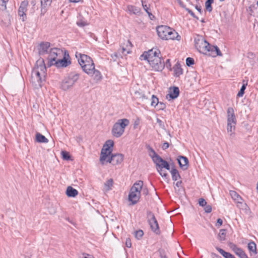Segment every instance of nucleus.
Wrapping results in <instances>:
<instances>
[{"label": "nucleus", "instance_id": "40", "mask_svg": "<svg viewBox=\"0 0 258 258\" xmlns=\"http://www.w3.org/2000/svg\"><path fill=\"white\" fill-rule=\"evenodd\" d=\"M213 3V2L210 1H207L205 3L206 9L209 12H211L212 11V7L211 5Z\"/></svg>", "mask_w": 258, "mask_h": 258}, {"label": "nucleus", "instance_id": "49", "mask_svg": "<svg viewBox=\"0 0 258 258\" xmlns=\"http://www.w3.org/2000/svg\"><path fill=\"white\" fill-rule=\"evenodd\" d=\"M205 212L207 213H210L212 211V206L210 205H206V206L204 207Z\"/></svg>", "mask_w": 258, "mask_h": 258}, {"label": "nucleus", "instance_id": "11", "mask_svg": "<svg viewBox=\"0 0 258 258\" xmlns=\"http://www.w3.org/2000/svg\"><path fill=\"white\" fill-rule=\"evenodd\" d=\"M196 46L199 51L202 53L208 54L210 55H213V54L210 53L212 46L210 44L204 39L198 40L196 43Z\"/></svg>", "mask_w": 258, "mask_h": 258}, {"label": "nucleus", "instance_id": "6", "mask_svg": "<svg viewBox=\"0 0 258 258\" xmlns=\"http://www.w3.org/2000/svg\"><path fill=\"white\" fill-rule=\"evenodd\" d=\"M227 130L228 133H230L231 137H234L235 135V125L236 124V118L235 115L234 111L233 108L229 107L227 111Z\"/></svg>", "mask_w": 258, "mask_h": 258}, {"label": "nucleus", "instance_id": "64", "mask_svg": "<svg viewBox=\"0 0 258 258\" xmlns=\"http://www.w3.org/2000/svg\"><path fill=\"white\" fill-rule=\"evenodd\" d=\"M213 255L214 256V258H221V257L217 254H213Z\"/></svg>", "mask_w": 258, "mask_h": 258}, {"label": "nucleus", "instance_id": "15", "mask_svg": "<svg viewBox=\"0 0 258 258\" xmlns=\"http://www.w3.org/2000/svg\"><path fill=\"white\" fill-rule=\"evenodd\" d=\"M154 163L156 164V169H159L160 171L161 168H165L168 170H170V165L168 163L163 160L160 156Z\"/></svg>", "mask_w": 258, "mask_h": 258}, {"label": "nucleus", "instance_id": "46", "mask_svg": "<svg viewBox=\"0 0 258 258\" xmlns=\"http://www.w3.org/2000/svg\"><path fill=\"white\" fill-rule=\"evenodd\" d=\"M199 204L201 207H205L207 205V202L203 198H201L199 200Z\"/></svg>", "mask_w": 258, "mask_h": 258}, {"label": "nucleus", "instance_id": "47", "mask_svg": "<svg viewBox=\"0 0 258 258\" xmlns=\"http://www.w3.org/2000/svg\"><path fill=\"white\" fill-rule=\"evenodd\" d=\"M158 172L159 173L161 176L167 178V174L166 172L163 170V168H161V171L159 169H157Z\"/></svg>", "mask_w": 258, "mask_h": 258}, {"label": "nucleus", "instance_id": "63", "mask_svg": "<svg viewBox=\"0 0 258 258\" xmlns=\"http://www.w3.org/2000/svg\"><path fill=\"white\" fill-rule=\"evenodd\" d=\"M83 258H94L93 256L89 254L85 255Z\"/></svg>", "mask_w": 258, "mask_h": 258}, {"label": "nucleus", "instance_id": "31", "mask_svg": "<svg viewBox=\"0 0 258 258\" xmlns=\"http://www.w3.org/2000/svg\"><path fill=\"white\" fill-rule=\"evenodd\" d=\"M149 150L150 151L149 153V156L151 157L153 161L154 162L156 159L160 157V156L158 155L151 147L149 148Z\"/></svg>", "mask_w": 258, "mask_h": 258}, {"label": "nucleus", "instance_id": "60", "mask_svg": "<svg viewBox=\"0 0 258 258\" xmlns=\"http://www.w3.org/2000/svg\"><path fill=\"white\" fill-rule=\"evenodd\" d=\"M139 98H141L142 100H145L147 99L148 97L145 94H142L141 96L139 97Z\"/></svg>", "mask_w": 258, "mask_h": 258}, {"label": "nucleus", "instance_id": "52", "mask_svg": "<svg viewBox=\"0 0 258 258\" xmlns=\"http://www.w3.org/2000/svg\"><path fill=\"white\" fill-rule=\"evenodd\" d=\"M230 248L233 250V251L235 253L236 251H238V249L240 248L238 247L235 244L231 243L230 244Z\"/></svg>", "mask_w": 258, "mask_h": 258}, {"label": "nucleus", "instance_id": "24", "mask_svg": "<svg viewBox=\"0 0 258 258\" xmlns=\"http://www.w3.org/2000/svg\"><path fill=\"white\" fill-rule=\"evenodd\" d=\"M78 194V191L71 186H69L66 190V195L69 197H75Z\"/></svg>", "mask_w": 258, "mask_h": 258}, {"label": "nucleus", "instance_id": "50", "mask_svg": "<svg viewBox=\"0 0 258 258\" xmlns=\"http://www.w3.org/2000/svg\"><path fill=\"white\" fill-rule=\"evenodd\" d=\"M156 120H157V123L159 124V126L162 129H165V127L164 122L158 118H157Z\"/></svg>", "mask_w": 258, "mask_h": 258}, {"label": "nucleus", "instance_id": "42", "mask_svg": "<svg viewBox=\"0 0 258 258\" xmlns=\"http://www.w3.org/2000/svg\"><path fill=\"white\" fill-rule=\"evenodd\" d=\"M246 85H247V83L243 84L240 91H239V92L237 94V96L241 97L243 96V95L244 94V90H245Z\"/></svg>", "mask_w": 258, "mask_h": 258}, {"label": "nucleus", "instance_id": "37", "mask_svg": "<svg viewBox=\"0 0 258 258\" xmlns=\"http://www.w3.org/2000/svg\"><path fill=\"white\" fill-rule=\"evenodd\" d=\"M235 254L239 256L240 258H247V256L245 252L241 248H239L238 251L235 252Z\"/></svg>", "mask_w": 258, "mask_h": 258}, {"label": "nucleus", "instance_id": "33", "mask_svg": "<svg viewBox=\"0 0 258 258\" xmlns=\"http://www.w3.org/2000/svg\"><path fill=\"white\" fill-rule=\"evenodd\" d=\"M172 179L174 181L177 180L178 178H180V176L177 169L175 168L171 169L170 171Z\"/></svg>", "mask_w": 258, "mask_h": 258}, {"label": "nucleus", "instance_id": "62", "mask_svg": "<svg viewBox=\"0 0 258 258\" xmlns=\"http://www.w3.org/2000/svg\"><path fill=\"white\" fill-rule=\"evenodd\" d=\"M135 94L136 95V97L139 98V97L141 96L142 94H141L139 92H136Z\"/></svg>", "mask_w": 258, "mask_h": 258}, {"label": "nucleus", "instance_id": "48", "mask_svg": "<svg viewBox=\"0 0 258 258\" xmlns=\"http://www.w3.org/2000/svg\"><path fill=\"white\" fill-rule=\"evenodd\" d=\"M158 172L159 173L161 176L167 178V174L166 172L163 170V168H161V171L159 169H157Z\"/></svg>", "mask_w": 258, "mask_h": 258}, {"label": "nucleus", "instance_id": "35", "mask_svg": "<svg viewBox=\"0 0 258 258\" xmlns=\"http://www.w3.org/2000/svg\"><path fill=\"white\" fill-rule=\"evenodd\" d=\"M248 250L254 253H256V244L254 242H250L248 244Z\"/></svg>", "mask_w": 258, "mask_h": 258}, {"label": "nucleus", "instance_id": "54", "mask_svg": "<svg viewBox=\"0 0 258 258\" xmlns=\"http://www.w3.org/2000/svg\"><path fill=\"white\" fill-rule=\"evenodd\" d=\"M125 245L127 247H131L132 246V242L130 238L126 239Z\"/></svg>", "mask_w": 258, "mask_h": 258}, {"label": "nucleus", "instance_id": "9", "mask_svg": "<svg viewBox=\"0 0 258 258\" xmlns=\"http://www.w3.org/2000/svg\"><path fill=\"white\" fill-rule=\"evenodd\" d=\"M63 55V51L61 49L57 48H50L47 57L48 60V64L49 66H53V62L57 60L59 57H62Z\"/></svg>", "mask_w": 258, "mask_h": 258}, {"label": "nucleus", "instance_id": "32", "mask_svg": "<svg viewBox=\"0 0 258 258\" xmlns=\"http://www.w3.org/2000/svg\"><path fill=\"white\" fill-rule=\"evenodd\" d=\"M113 180L112 178H110L107 180L104 183V189L105 191H109L111 189L112 186L113 185Z\"/></svg>", "mask_w": 258, "mask_h": 258}, {"label": "nucleus", "instance_id": "19", "mask_svg": "<svg viewBox=\"0 0 258 258\" xmlns=\"http://www.w3.org/2000/svg\"><path fill=\"white\" fill-rule=\"evenodd\" d=\"M179 94V88L177 87L170 88L169 93L166 95V98L170 100L176 98Z\"/></svg>", "mask_w": 258, "mask_h": 258}, {"label": "nucleus", "instance_id": "30", "mask_svg": "<svg viewBox=\"0 0 258 258\" xmlns=\"http://www.w3.org/2000/svg\"><path fill=\"white\" fill-rule=\"evenodd\" d=\"M173 70L176 77H179L183 73L182 69L179 64H176L173 67Z\"/></svg>", "mask_w": 258, "mask_h": 258}, {"label": "nucleus", "instance_id": "13", "mask_svg": "<svg viewBox=\"0 0 258 258\" xmlns=\"http://www.w3.org/2000/svg\"><path fill=\"white\" fill-rule=\"evenodd\" d=\"M28 2L27 1H23L20 5L18 10V15L23 21L26 19V12Z\"/></svg>", "mask_w": 258, "mask_h": 258}, {"label": "nucleus", "instance_id": "12", "mask_svg": "<svg viewBox=\"0 0 258 258\" xmlns=\"http://www.w3.org/2000/svg\"><path fill=\"white\" fill-rule=\"evenodd\" d=\"M158 35L162 39L167 40L169 33L171 32V29L166 26H160L156 29Z\"/></svg>", "mask_w": 258, "mask_h": 258}, {"label": "nucleus", "instance_id": "17", "mask_svg": "<svg viewBox=\"0 0 258 258\" xmlns=\"http://www.w3.org/2000/svg\"><path fill=\"white\" fill-rule=\"evenodd\" d=\"M123 160V155L121 154H111L109 163L112 165L120 164Z\"/></svg>", "mask_w": 258, "mask_h": 258}, {"label": "nucleus", "instance_id": "36", "mask_svg": "<svg viewBox=\"0 0 258 258\" xmlns=\"http://www.w3.org/2000/svg\"><path fill=\"white\" fill-rule=\"evenodd\" d=\"M211 51H212V52H213L214 51L216 52L215 54L213 55L214 56H216V55L221 56L222 55V53H221L220 49L216 46H212Z\"/></svg>", "mask_w": 258, "mask_h": 258}, {"label": "nucleus", "instance_id": "1", "mask_svg": "<svg viewBox=\"0 0 258 258\" xmlns=\"http://www.w3.org/2000/svg\"><path fill=\"white\" fill-rule=\"evenodd\" d=\"M160 51L156 48H153L145 52L141 55V59L147 60L152 69L155 71H161L164 68V62L159 56Z\"/></svg>", "mask_w": 258, "mask_h": 258}, {"label": "nucleus", "instance_id": "56", "mask_svg": "<svg viewBox=\"0 0 258 258\" xmlns=\"http://www.w3.org/2000/svg\"><path fill=\"white\" fill-rule=\"evenodd\" d=\"M222 223H223L222 220L220 218H219L217 219L216 226H218V227H219L220 226H221L222 225Z\"/></svg>", "mask_w": 258, "mask_h": 258}, {"label": "nucleus", "instance_id": "27", "mask_svg": "<svg viewBox=\"0 0 258 258\" xmlns=\"http://www.w3.org/2000/svg\"><path fill=\"white\" fill-rule=\"evenodd\" d=\"M216 248L220 252V253L222 254L225 258H235L231 253L225 251L223 249L218 247H216Z\"/></svg>", "mask_w": 258, "mask_h": 258}, {"label": "nucleus", "instance_id": "7", "mask_svg": "<svg viewBox=\"0 0 258 258\" xmlns=\"http://www.w3.org/2000/svg\"><path fill=\"white\" fill-rule=\"evenodd\" d=\"M129 123L127 119H118L113 125L111 131L112 135L116 138L121 137L124 132L125 127L129 124Z\"/></svg>", "mask_w": 258, "mask_h": 258}, {"label": "nucleus", "instance_id": "29", "mask_svg": "<svg viewBox=\"0 0 258 258\" xmlns=\"http://www.w3.org/2000/svg\"><path fill=\"white\" fill-rule=\"evenodd\" d=\"M36 139L37 142L39 143H48V140L43 135L40 133H37L36 135Z\"/></svg>", "mask_w": 258, "mask_h": 258}, {"label": "nucleus", "instance_id": "18", "mask_svg": "<svg viewBox=\"0 0 258 258\" xmlns=\"http://www.w3.org/2000/svg\"><path fill=\"white\" fill-rule=\"evenodd\" d=\"M49 42H42L39 44L38 47L39 55H43L45 54H48L50 48Z\"/></svg>", "mask_w": 258, "mask_h": 258}, {"label": "nucleus", "instance_id": "21", "mask_svg": "<svg viewBox=\"0 0 258 258\" xmlns=\"http://www.w3.org/2000/svg\"><path fill=\"white\" fill-rule=\"evenodd\" d=\"M52 0H41V15H44L46 12V8L50 6Z\"/></svg>", "mask_w": 258, "mask_h": 258}, {"label": "nucleus", "instance_id": "43", "mask_svg": "<svg viewBox=\"0 0 258 258\" xmlns=\"http://www.w3.org/2000/svg\"><path fill=\"white\" fill-rule=\"evenodd\" d=\"M143 234L144 232L142 230H137L135 232V237L138 239H140Z\"/></svg>", "mask_w": 258, "mask_h": 258}, {"label": "nucleus", "instance_id": "58", "mask_svg": "<svg viewBox=\"0 0 258 258\" xmlns=\"http://www.w3.org/2000/svg\"><path fill=\"white\" fill-rule=\"evenodd\" d=\"M112 58L113 59V61H116L117 58H118V54L115 52L111 55Z\"/></svg>", "mask_w": 258, "mask_h": 258}, {"label": "nucleus", "instance_id": "25", "mask_svg": "<svg viewBox=\"0 0 258 258\" xmlns=\"http://www.w3.org/2000/svg\"><path fill=\"white\" fill-rule=\"evenodd\" d=\"M89 75L93 76L94 80L96 82L100 81L102 78L100 72L98 70H96L95 68L92 70V73Z\"/></svg>", "mask_w": 258, "mask_h": 258}, {"label": "nucleus", "instance_id": "45", "mask_svg": "<svg viewBox=\"0 0 258 258\" xmlns=\"http://www.w3.org/2000/svg\"><path fill=\"white\" fill-rule=\"evenodd\" d=\"M77 24L78 26L80 27H84L88 25L87 22L83 21L82 20H79L77 22Z\"/></svg>", "mask_w": 258, "mask_h": 258}, {"label": "nucleus", "instance_id": "20", "mask_svg": "<svg viewBox=\"0 0 258 258\" xmlns=\"http://www.w3.org/2000/svg\"><path fill=\"white\" fill-rule=\"evenodd\" d=\"M178 162L181 168L183 170H186L188 167V159L184 156H179Z\"/></svg>", "mask_w": 258, "mask_h": 258}, {"label": "nucleus", "instance_id": "23", "mask_svg": "<svg viewBox=\"0 0 258 258\" xmlns=\"http://www.w3.org/2000/svg\"><path fill=\"white\" fill-rule=\"evenodd\" d=\"M127 11L131 14L140 16L141 14V9L134 6H128Z\"/></svg>", "mask_w": 258, "mask_h": 258}, {"label": "nucleus", "instance_id": "4", "mask_svg": "<svg viewBox=\"0 0 258 258\" xmlns=\"http://www.w3.org/2000/svg\"><path fill=\"white\" fill-rule=\"evenodd\" d=\"M143 186V182L139 180L136 182L131 187L128 196V201L131 202L130 205H135L139 202Z\"/></svg>", "mask_w": 258, "mask_h": 258}, {"label": "nucleus", "instance_id": "10", "mask_svg": "<svg viewBox=\"0 0 258 258\" xmlns=\"http://www.w3.org/2000/svg\"><path fill=\"white\" fill-rule=\"evenodd\" d=\"M147 218L151 230L156 234H159L160 231L158 222L154 214L152 212L148 211L147 212Z\"/></svg>", "mask_w": 258, "mask_h": 258}, {"label": "nucleus", "instance_id": "14", "mask_svg": "<svg viewBox=\"0 0 258 258\" xmlns=\"http://www.w3.org/2000/svg\"><path fill=\"white\" fill-rule=\"evenodd\" d=\"M230 195L231 198L237 202L238 207L241 209H246L247 205L242 202V199L236 192L231 190L230 191Z\"/></svg>", "mask_w": 258, "mask_h": 258}, {"label": "nucleus", "instance_id": "34", "mask_svg": "<svg viewBox=\"0 0 258 258\" xmlns=\"http://www.w3.org/2000/svg\"><path fill=\"white\" fill-rule=\"evenodd\" d=\"M226 234V230L225 229H222L220 230L219 233L218 235V239L220 241H224L225 240Z\"/></svg>", "mask_w": 258, "mask_h": 258}, {"label": "nucleus", "instance_id": "57", "mask_svg": "<svg viewBox=\"0 0 258 258\" xmlns=\"http://www.w3.org/2000/svg\"><path fill=\"white\" fill-rule=\"evenodd\" d=\"M169 146V145L168 144V143L167 142H165L162 146V148L163 149V150H166L167 149Z\"/></svg>", "mask_w": 258, "mask_h": 258}, {"label": "nucleus", "instance_id": "38", "mask_svg": "<svg viewBox=\"0 0 258 258\" xmlns=\"http://www.w3.org/2000/svg\"><path fill=\"white\" fill-rule=\"evenodd\" d=\"M9 0H0V9L5 11L7 9L6 4Z\"/></svg>", "mask_w": 258, "mask_h": 258}, {"label": "nucleus", "instance_id": "2", "mask_svg": "<svg viewBox=\"0 0 258 258\" xmlns=\"http://www.w3.org/2000/svg\"><path fill=\"white\" fill-rule=\"evenodd\" d=\"M46 68L43 59L37 61L31 74V83L35 88L41 87L42 81H45Z\"/></svg>", "mask_w": 258, "mask_h": 258}, {"label": "nucleus", "instance_id": "5", "mask_svg": "<svg viewBox=\"0 0 258 258\" xmlns=\"http://www.w3.org/2000/svg\"><path fill=\"white\" fill-rule=\"evenodd\" d=\"M113 145V141L109 140L107 141L103 145L100 157V161L102 164H104L105 162L109 163Z\"/></svg>", "mask_w": 258, "mask_h": 258}, {"label": "nucleus", "instance_id": "26", "mask_svg": "<svg viewBox=\"0 0 258 258\" xmlns=\"http://www.w3.org/2000/svg\"><path fill=\"white\" fill-rule=\"evenodd\" d=\"M180 36L178 35L177 32H176L174 30L171 29V32L169 33V35L167 36V40L168 39H176L177 40H179L180 39Z\"/></svg>", "mask_w": 258, "mask_h": 258}, {"label": "nucleus", "instance_id": "28", "mask_svg": "<svg viewBox=\"0 0 258 258\" xmlns=\"http://www.w3.org/2000/svg\"><path fill=\"white\" fill-rule=\"evenodd\" d=\"M142 3L143 9L148 14L150 19L151 20H153L154 18V16L152 15V14L151 13V12L147 4H146L143 1H142Z\"/></svg>", "mask_w": 258, "mask_h": 258}, {"label": "nucleus", "instance_id": "16", "mask_svg": "<svg viewBox=\"0 0 258 258\" xmlns=\"http://www.w3.org/2000/svg\"><path fill=\"white\" fill-rule=\"evenodd\" d=\"M70 63L71 61L68 60L63 55L62 57H59L57 60L53 62V66H55L58 68L66 67Z\"/></svg>", "mask_w": 258, "mask_h": 258}, {"label": "nucleus", "instance_id": "41", "mask_svg": "<svg viewBox=\"0 0 258 258\" xmlns=\"http://www.w3.org/2000/svg\"><path fill=\"white\" fill-rule=\"evenodd\" d=\"M61 154L62 155V158L64 160H69L71 159V156L70 155L69 152L63 151L61 152Z\"/></svg>", "mask_w": 258, "mask_h": 258}, {"label": "nucleus", "instance_id": "39", "mask_svg": "<svg viewBox=\"0 0 258 258\" xmlns=\"http://www.w3.org/2000/svg\"><path fill=\"white\" fill-rule=\"evenodd\" d=\"M159 103L158 98H157L154 95L152 96V101L151 105L153 106H156Z\"/></svg>", "mask_w": 258, "mask_h": 258}, {"label": "nucleus", "instance_id": "8", "mask_svg": "<svg viewBox=\"0 0 258 258\" xmlns=\"http://www.w3.org/2000/svg\"><path fill=\"white\" fill-rule=\"evenodd\" d=\"M79 75L76 73H71L62 81L61 88L66 91L73 86L75 83L78 81Z\"/></svg>", "mask_w": 258, "mask_h": 258}, {"label": "nucleus", "instance_id": "22", "mask_svg": "<svg viewBox=\"0 0 258 258\" xmlns=\"http://www.w3.org/2000/svg\"><path fill=\"white\" fill-rule=\"evenodd\" d=\"M124 45H125V47L122 46L121 51L123 54L126 55L131 52L132 44L130 40H127L125 43H124Z\"/></svg>", "mask_w": 258, "mask_h": 258}, {"label": "nucleus", "instance_id": "59", "mask_svg": "<svg viewBox=\"0 0 258 258\" xmlns=\"http://www.w3.org/2000/svg\"><path fill=\"white\" fill-rule=\"evenodd\" d=\"M142 192L143 194L146 196L148 194V189L146 187H142Z\"/></svg>", "mask_w": 258, "mask_h": 258}, {"label": "nucleus", "instance_id": "61", "mask_svg": "<svg viewBox=\"0 0 258 258\" xmlns=\"http://www.w3.org/2000/svg\"><path fill=\"white\" fill-rule=\"evenodd\" d=\"M196 9L198 11V12H199L200 14H201V13H202V9H201V7H198V6H197L196 7Z\"/></svg>", "mask_w": 258, "mask_h": 258}, {"label": "nucleus", "instance_id": "51", "mask_svg": "<svg viewBox=\"0 0 258 258\" xmlns=\"http://www.w3.org/2000/svg\"><path fill=\"white\" fill-rule=\"evenodd\" d=\"M159 110H163L165 108L166 105L164 103L162 102H159L158 104L157 105Z\"/></svg>", "mask_w": 258, "mask_h": 258}, {"label": "nucleus", "instance_id": "3", "mask_svg": "<svg viewBox=\"0 0 258 258\" xmlns=\"http://www.w3.org/2000/svg\"><path fill=\"white\" fill-rule=\"evenodd\" d=\"M76 56L83 71L87 74H91L95 68V64L92 58L87 55L81 53H77Z\"/></svg>", "mask_w": 258, "mask_h": 258}, {"label": "nucleus", "instance_id": "53", "mask_svg": "<svg viewBox=\"0 0 258 258\" xmlns=\"http://www.w3.org/2000/svg\"><path fill=\"white\" fill-rule=\"evenodd\" d=\"M181 183H182V181L181 180H180V181H177L175 183L176 186H177V187L179 188L178 189H176V187H175V189L176 191H177L178 192H179L180 191L181 189L179 187L181 186Z\"/></svg>", "mask_w": 258, "mask_h": 258}, {"label": "nucleus", "instance_id": "44", "mask_svg": "<svg viewBox=\"0 0 258 258\" xmlns=\"http://www.w3.org/2000/svg\"><path fill=\"white\" fill-rule=\"evenodd\" d=\"M186 63L189 67L194 63V59L191 57H187L186 59Z\"/></svg>", "mask_w": 258, "mask_h": 258}, {"label": "nucleus", "instance_id": "55", "mask_svg": "<svg viewBox=\"0 0 258 258\" xmlns=\"http://www.w3.org/2000/svg\"><path fill=\"white\" fill-rule=\"evenodd\" d=\"M186 11L188 12V13L189 14H190V15H191L193 17H194V18H196L197 20H198V19H199V18H198L197 17H196V16H195V14L194 13V12H193L191 10H189V9H186Z\"/></svg>", "mask_w": 258, "mask_h": 258}]
</instances>
